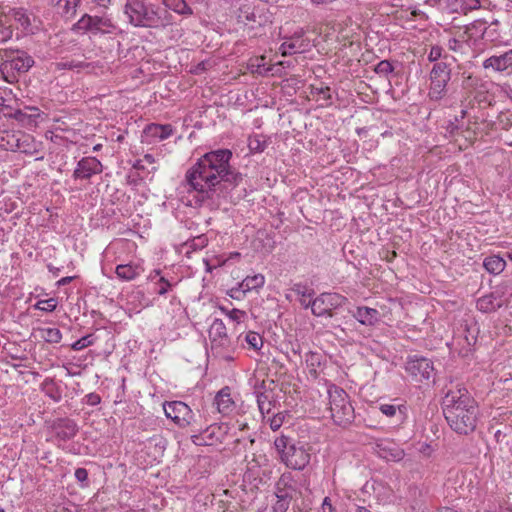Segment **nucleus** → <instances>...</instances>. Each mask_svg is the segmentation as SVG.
Returning <instances> with one entry per match:
<instances>
[{
    "label": "nucleus",
    "instance_id": "1",
    "mask_svg": "<svg viewBox=\"0 0 512 512\" xmlns=\"http://www.w3.org/2000/svg\"><path fill=\"white\" fill-rule=\"evenodd\" d=\"M232 156L229 149L205 153L186 171L184 187L201 202L224 197L243 181V174L230 165Z\"/></svg>",
    "mask_w": 512,
    "mask_h": 512
},
{
    "label": "nucleus",
    "instance_id": "2",
    "mask_svg": "<svg viewBox=\"0 0 512 512\" xmlns=\"http://www.w3.org/2000/svg\"><path fill=\"white\" fill-rule=\"evenodd\" d=\"M442 410L449 427L456 433L468 435L476 429L478 405L465 386L457 384L446 392Z\"/></svg>",
    "mask_w": 512,
    "mask_h": 512
},
{
    "label": "nucleus",
    "instance_id": "3",
    "mask_svg": "<svg viewBox=\"0 0 512 512\" xmlns=\"http://www.w3.org/2000/svg\"><path fill=\"white\" fill-rule=\"evenodd\" d=\"M125 13L136 27L160 29L172 25L174 21L173 15L166 8L141 0H128Z\"/></svg>",
    "mask_w": 512,
    "mask_h": 512
},
{
    "label": "nucleus",
    "instance_id": "4",
    "mask_svg": "<svg viewBox=\"0 0 512 512\" xmlns=\"http://www.w3.org/2000/svg\"><path fill=\"white\" fill-rule=\"evenodd\" d=\"M0 72L7 83H15L35 64L33 57L22 49H0Z\"/></svg>",
    "mask_w": 512,
    "mask_h": 512
},
{
    "label": "nucleus",
    "instance_id": "5",
    "mask_svg": "<svg viewBox=\"0 0 512 512\" xmlns=\"http://www.w3.org/2000/svg\"><path fill=\"white\" fill-rule=\"evenodd\" d=\"M274 445L281 461L288 468L303 470L309 464L311 456L305 443L281 434L275 439Z\"/></svg>",
    "mask_w": 512,
    "mask_h": 512
},
{
    "label": "nucleus",
    "instance_id": "6",
    "mask_svg": "<svg viewBox=\"0 0 512 512\" xmlns=\"http://www.w3.org/2000/svg\"><path fill=\"white\" fill-rule=\"evenodd\" d=\"M329 409L331 418L338 426L347 427L355 418L354 407L347 392L332 384L328 387Z\"/></svg>",
    "mask_w": 512,
    "mask_h": 512
},
{
    "label": "nucleus",
    "instance_id": "7",
    "mask_svg": "<svg viewBox=\"0 0 512 512\" xmlns=\"http://www.w3.org/2000/svg\"><path fill=\"white\" fill-rule=\"evenodd\" d=\"M451 75V63L448 61L433 64L429 73L428 98L430 101L439 103L447 96Z\"/></svg>",
    "mask_w": 512,
    "mask_h": 512
},
{
    "label": "nucleus",
    "instance_id": "8",
    "mask_svg": "<svg viewBox=\"0 0 512 512\" xmlns=\"http://www.w3.org/2000/svg\"><path fill=\"white\" fill-rule=\"evenodd\" d=\"M405 371L413 382L429 385L435 381L433 362L424 356H408L405 362Z\"/></svg>",
    "mask_w": 512,
    "mask_h": 512
},
{
    "label": "nucleus",
    "instance_id": "9",
    "mask_svg": "<svg viewBox=\"0 0 512 512\" xmlns=\"http://www.w3.org/2000/svg\"><path fill=\"white\" fill-rule=\"evenodd\" d=\"M229 427L226 423H214L206 428H202L201 425L196 424L192 429L195 433L191 436L192 442L195 445H213L217 442H222L227 435Z\"/></svg>",
    "mask_w": 512,
    "mask_h": 512
},
{
    "label": "nucleus",
    "instance_id": "10",
    "mask_svg": "<svg viewBox=\"0 0 512 512\" xmlns=\"http://www.w3.org/2000/svg\"><path fill=\"white\" fill-rule=\"evenodd\" d=\"M347 298L338 293H321L319 296L305 303L301 300V305L304 308H311L314 316L322 317L328 313V310L337 309L345 304Z\"/></svg>",
    "mask_w": 512,
    "mask_h": 512
},
{
    "label": "nucleus",
    "instance_id": "11",
    "mask_svg": "<svg viewBox=\"0 0 512 512\" xmlns=\"http://www.w3.org/2000/svg\"><path fill=\"white\" fill-rule=\"evenodd\" d=\"M163 409L167 418H170L180 428L192 426L197 424L195 415L191 408L182 401L166 402Z\"/></svg>",
    "mask_w": 512,
    "mask_h": 512
},
{
    "label": "nucleus",
    "instance_id": "12",
    "mask_svg": "<svg viewBox=\"0 0 512 512\" xmlns=\"http://www.w3.org/2000/svg\"><path fill=\"white\" fill-rule=\"evenodd\" d=\"M498 27V20L492 21L489 25H487L485 20H475L473 23L465 27L462 38L469 40L474 36V34H479L484 40L494 43L500 39Z\"/></svg>",
    "mask_w": 512,
    "mask_h": 512
},
{
    "label": "nucleus",
    "instance_id": "13",
    "mask_svg": "<svg viewBox=\"0 0 512 512\" xmlns=\"http://www.w3.org/2000/svg\"><path fill=\"white\" fill-rule=\"evenodd\" d=\"M75 26L78 30L90 31L93 34H111L116 30V25L111 19L88 14L83 15Z\"/></svg>",
    "mask_w": 512,
    "mask_h": 512
},
{
    "label": "nucleus",
    "instance_id": "14",
    "mask_svg": "<svg viewBox=\"0 0 512 512\" xmlns=\"http://www.w3.org/2000/svg\"><path fill=\"white\" fill-rule=\"evenodd\" d=\"M10 15L17 24V28H20L25 35H34L41 30V20L24 8H13Z\"/></svg>",
    "mask_w": 512,
    "mask_h": 512
},
{
    "label": "nucleus",
    "instance_id": "15",
    "mask_svg": "<svg viewBox=\"0 0 512 512\" xmlns=\"http://www.w3.org/2000/svg\"><path fill=\"white\" fill-rule=\"evenodd\" d=\"M103 165L96 157H83L73 172L74 179L89 180L93 175L102 173Z\"/></svg>",
    "mask_w": 512,
    "mask_h": 512
},
{
    "label": "nucleus",
    "instance_id": "16",
    "mask_svg": "<svg viewBox=\"0 0 512 512\" xmlns=\"http://www.w3.org/2000/svg\"><path fill=\"white\" fill-rule=\"evenodd\" d=\"M237 21L250 28L261 26L264 22L263 15L260 14V10L256 8L252 3H242L236 11Z\"/></svg>",
    "mask_w": 512,
    "mask_h": 512
},
{
    "label": "nucleus",
    "instance_id": "17",
    "mask_svg": "<svg viewBox=\"0 0 512 512\" xmlns=\"http://www.w3.org/2000/svg\"><path fill=\"white\" fill-rule=\"evenodd\" d=\"M485 70H492L497 73H512V49L500 55H492L485 59L482 64Z\"/></svg>",
    "mask_w": 512,
    "mask_h": 512
},
{
    "label": "nucleus",
    "instance_id": "18",
    "mask_svg": "<svg viewBox=\"0 0 512 512\" xmlns=\"http://www.w3.org/2000/svg\"><path fill=\"white\" fill-rule=\"evenodd\" d=\"M376 454L386 461L399 462L404 456V450L394 441L380 440L375 445Z\"/></svg>",
    "mask_w": 512,
    "mask_h": 512
},
{
    "label": "nucleus",
    "instance_id": "19",
    "mask_svg": "<svg viewBox=\"0 0 512 512\" xmlns=\"http://www.w3.org/2000/svg\"><path fill=\"white\" fill-rule=\"evenodd\" d=\"M209 338L211 340L212 350L226 349L230 346V339L227 335V329L221 319H214L209 329Z\"/></svg>",
    "mask_w": 512,
    "mask_h": 512
},
{
    "label": "nucleus",
    "instance_id": "20",
    "mask_svg": "<svg viewBox=\"0 0 512 512\" xmlns=\"http://www.w3.org/2000/svg\"><path fill=\"white\" fill-rule=\"evenodd\" d=\"M52 428L56 438L64 442L73 439L79 431L76 421L68 417L55 419Z\"/></svg>",
    "mask_w": 512,
    "mask_h": 512
},
{
    "label": "nucleus",
    "instance_id": "21",
    "mask_svg": "<svg viewBox=\"0 0 512 512\" xmlns=\"http://www.w3.org/2000/svg\"><path fill=\"white\" fill-rule=\"evenodd\" d=\"M310 46V41L304 37L303 31L295 32L292 37L285 40L280 50L283 55H293L305 52Z\"/></svg>",
    "mask_w": 512,
    "mask_h": 512
},
{
    "label": "nucleus",
    "instance_id": "22",
    "mask_svg": "<svg viewBox=\"0 0 512 512\" xmlns=\"http://www.w3.org/2000/svg\"><path fill=\"white\" fill-rule=\"evenodd\" d=\"M447 4L454 12L467 15L474 10L488 9L492 3L490 0H447Z\"/></svg>",
    "mask_w": 512,
    "mask_h": 512
},
{
    "label": "nucleus",
    "instance_id": "23",
    "mask_svg": "<svg viewBox=\"0 0 512 512\" xmlns=\"http://www.w3.org/2000/svg\"><path fill=\"white\" fill-rule=\"evenodd\" d=\"M504 305L502 296L499 292L494 291L480 297L477 300L476 307L480 312L492 313L500 309Z\"/></svg>",
    "mask_w": 512,
    "mask_h": 512
},
{
    "label": "nucleus",
    "instance_id": "24",
    "mask_svg": "<svg viewBox=\"0 0 512 512\" xmlns=\"http://www.w3.org/2000/svg\"><path fill=\"white\" fill-rule=\"evenodd\" d=\"M352 316L362 325L375 326L380 322V313L377 309L367 306H358L351 312Z\"/></svg>",
    "mask_w": 512,
    "mask_h": 512
},
{
    "label": "nucleus",
    "instance_id": "25",
    "mask_svg": "<svg viewBox=\"0 0 512 512\" xmlns=\"http://www.w3.org/2000/svg\"><path fill=\"white\" fill-rule=\"evenodd\" d=\"M214 404L219 413L228 415L235 408V403L231 397V390L228 386L223 387L215 396Z\"/></svg>",
    "mask_w": 512,
    "mask_h": 512
},
{
    "label": "nucleus",
    "instance_id": "26",
    "mask_svg": "<svg viewBox=\"0 0 512 512\" xmlns=\"http://www.w3.org/2000/svg\"><path fill=\"white\" fill-rule=\"evenodd\" d=\"M39 109L36 107H26V110L17 109L10 117L19 122L22 126L31 127L36 125L39 117Z\"/></svg>",
    "mask_w": 512,
    "mask_h": 512
},
{
    "label": "nucleus",
    "instance_id": "27",
    "mask_svg": "<svg viewBox=\"0 0 512 512\" xmlns=\"http://www.w3.org/2000/svg\"><path fill=\"white\" fill-rule=\"evenodd\" d=\"M146 137L154 141H161L169 138L173 134V127L170 124L151 123L144 129Z\"/></svg>",
    "mask_w": 512,
    "mask_h": 512
},
{
    "label": "nucleus",
    "instance_id": "28",
    "mask_svg": "<svg viewBox=\"0 0 512 512\" xmlns=\"http://www.w3.org/2000/svg\"><path fill=\"white\" fill-rule=\"evenodd\" d=\"M142 268L133 263L119 264L115 268L117 277L123 281H132L140 276Z\"/></svg>",
    "mask_w": 512,
    "mask_h": 512
},
{
    "label": "nucleus",
    "instance_id": "29",
    "mask_svg": "<svg viewBox=\"0 0 512 512\" xmlns=\"http://www.w3.org/2000/svg\"><path fill=\"white\" fill-rule=\"evenodd\" d=\"M296 495V489L288 483L285 477H281L275 486V497L278 499H286L291 502Z\"/></svg>",
    "mask_w": 512,
    "mask_h": 512
},
{
    "label": "nucleus",
    "instance_id": "30",
    "mask_svg": "<svg viewBox=\"0 0 512 512\" xmlns=\"http://www.w3.org/2000/svg\"><path fill=\"white\" fill-rule=\"evenodd\" d=\"M151 281H154V293L159 296L166 295L174 287V283L170 282L163 276H160V270H154L150 275Z\"/></svg>",
    "mask_w": 512,
    "mask_h": 512
},
{
    "label": "nucleus",
    "instance_id": "31",
    "mask_svg": "<svg viewBox=\"0 0 512 512\" xmlns=\"http://www.w3.org/2000/svg\"><path fill=\"white\" fill-rule=\"evenodd\" d=\"M483 267L490 274L498 275L505 269L506 261L498 255H490L484 259Z\"/></svg>",
    "mask_w": 512,
    "mask_h": 512
},
{
    "label": "nucleus",
    "instance_id": "32",
    "mask_svg": "<svg viewBox=\"0 0 512 512\" xmlns=\"http://www.w3.org/2000/svg\"><path fill=\"white\" fill-rule=\"evenodd\" d=\"M42 392L52 399L54 402H59L62 399V390L60 386L51 378H46L41 384Z\"/></svg>",
    "mask_w": 512,
    "mask_h": 512
},
{
    "label": "nucleus",
    "instance_id": "33",
    "mask_svg": "<svg viewBox=\"0 0 512 512\" xmlns=\"http://www.w3.org/2000/svg\"><path fill=\"white\" fill-rule=\"evenodd\" d=\"M265 60V56L257 57L254 60H252L250 64L252 72L262 76H266L269 74L274 75V66L267 65Z\"/></svg>",
    "mask_w": 512,
    "mask_h": 512
},
{
    "label": "nucleus",
    "instance_id": "34",
    "mask_svg": "<svg viewBox=\"0 0 512 512\" xmlns=\"http://www.w3.org/2000/svg\"><path fill=\"white\" fill-rule=\"evenodd\" d=\"M164 4V8L168 11L173 10L174 12L181 15H191L193 13L192 9L188 6L185 0H162Z\"/></svg>",
    "mask_w": 512,
    "mask_h": 512
},
{
    "label": "nucleus",
    "instance_id": "35",
    "mask_svg": "<svg viewBox=\"0 0 512 512\" xmlns=\"http://www.w3.org/2000/svg\"><path fill=\"white\" fill-rule=\"evenodd\" d=\"M265 283V277L262 274L247 276L240 284L243 292L261 288Z\"/></svg>",
    "mask_w": 512,
    "mask_h": 512
},
{
    "label": "nucleus",
    "instance_id": "36",
    "mask_svg": "<svg viewBox=\"0 0 512 512\" xmlns=\"http://www.w3.org/2000/svg\"><path fill=\"white\" fill-rule=\"evenodd\" d=\"M450 56L444 52V49L440 45H432L427 55V59L430 63L436 64L441 61H448ZM452 60H455L454 57H451Z\"/></svg>",
    "mask_w": 512,
    "mask_h": 512
},
{
    "label": "nucleus",
    "instance_id": "37",
    "mask_svg": "<svg viewBox=\"0 0 512 512\" xmlns=\"http://www.w3.org/2000/svg\"><path fill=\"white\" fill-rule=\"evenodd\" d=\"M257 405L262 415L269 414L272 410L273 401L266 392L255 391Z\"/></svg>",
    "mask_w": 512,
    "mask_h": 512
},
{
    "label": "nucleus",
    "instance_id": "38",
    "mask_svg": "<svg viewBox=\"0 0 512 512\" xmlns=\"http://www.w3.org/2000/svg\"><path fill=\"white\" fill-rule=\"evenodd\" d=\"M40 332L41 337L48 343L57 344L62 339V333L58 328H44Z\"/></svg>",
    "mask_w": 512,
    "mask_h": 512
},
{
    "label": "nucleus",
    "instance_id": "39",
    "mask_svg": "<svg viewBox=\"0 0 512 512\" xmlns=\"http://www.w3.org/2000/svg\"><path fill=\"white\" fill-rule=\"evenodd\" d=\"M267 146L266 141L260 135L251 136L248 139V148L252 153H261Z\"/></svg>",
    "mask_w": 512,
    "mask_h": 512
},
{
    "label": "nucleus",
    "instance_id": "40",
    "mask_svg": "<svg viewBox=\"0 0 512 512\" xmlns=\"http://www.w3.org/2000/svg\"><path fill=\"white\" fill-rule=\"evenodd\" d=\"M390 419L391 423L395 427L402 426L408 419V407L405 404L401 405L394 416H392Z\"/></svg>",
    "mask_w": 512,
    "mask_h": 512
},
{
    "label": "nucleus",
    "instance_id": "41",
    "mask_svg": "<svg viewBox=\"0 0 512 512\" xmlns=\"http://www.w3.org/2000/svg\"><path fill=\"white\" fill-rule=\"evenodd\" d=\"M246 343L254 350H260L263 346V339L260 334L249 331L245 336Z\"/></svg>",
    "mask_w": 512,
    "mask_h": 512
},
{
    "label": "nucleus",
    "instance_id": "42",
    "mask_svg": "<svg viewBox=\"0 0 512 512\" xmlns=\"http://www.w3.org/2000/svg\"><path fill=\"white\" fill-rule=\"evenodd\" d=\"M94 342H95L94 335L93 334H88V335L78 339L77 341H75L71 345V348L74 351H80V350H83L86 347L92 346L94 344Z\"/></svg>",
    "mask_w": 512,
    "mask_h": 512
},
{
    "label": "nucleus",
    "instance_id": "43",
    "mask_svg": "<svg viewBox=\"0 0 512 512\" xmlns=\"http://www.w3.org/2000/svg\"><path fill=\"white\" fill-rule=\"evenodd\" d=\"M292 290L301 296V300H303L305 303L306 302V298H309V299H312L313 296L315 295V291L311 288H307L305 285H302V284H295L294 287L292 288Z\"/></svg>",
    "mask_w": 512,
    "mask_h": 512
},
{
    "label": "nucleus",
    "instance_id": "44",
    "mask_svg": "<svg viewBox=\"0 0 512 512\" xmlns=\"http://www.w3.org/2000/svg\"><path fill=\"white\" fill-rule=\"evenodd\" d=\"M374 71L380 76L387 77L394 71V67L389 60H382L375 66Z\"/></svg>",
    "mask_w": 512,
    "mask_h": 512
},
{
    "label": "nucleus",
    "instance_id": "45",
    "mask_svg": "<svg viewBox=\"0 0 512 512\" xmlns=\"http://www.w3.org/2000/svg\"><path fill=\"white\" fill-rule=\"evenodd\" d=\"M285 417H286V412H278L276 414H273V416L268 419L270 428L273 431H277L278 429H280V427L284 423Z\"/></svg>",
    "mask_w": 512,
    "mask_h": 512
},
{
    "label": "nucleus",
    "instance_id": "46",
    "mask_svg": "<svg viewBox=\"0 0 512 512\" xmlns=\"http://www.w3.org/2000/svg\"><path fill=\"white\" fill-rule=\"evenodd\" d=\"M401 405L402 404L399 403H383L379 405V410L382 414L390 419L392 416H394Z\"/></svg>",
    "mask_w": 512,
    "mask_h": 512
},
{
    "label": "nucleus",
    "instance_id": "47",
    "mask_svg": "<svg viewBox=\"0 0 512 512\" xmlns=\"http://www.w3.org/2000/svg\"><path fill=\"white\" fill-rule=\"evenodd\" d=\"M13 36V29L10 25L4 23L3 20L0 19V43H6Z\"/></svg>",
    "mask_w": 512,
    "mask_h": 512
},
{
    "label": "nucleus",
    "instance_id": "48",
    "mask_svg": "<svg viewBox=\"0 0 512 512\" xmlns=\"http://www.w3.org/2000/svg\"><path fill=\"white\" fill-rule=\"evenodd\" d=\"M57 307V301L54 298H49L46 300H40L36 304V308L45 312H52Z\"/></svg>",
    "mask_w": 512,
    "mask_h": 512
},
{
    "label": "nucleus",
    "instance_id": "49",
    "mask_svg": "<svg viewBox=\"0 0 512 512\" xmlns=\"http://www.w3.org/2000/svg\"><path fill=\"white\" fill-rule=\"evenodd\" d=\"M74 475L81 487H88V471L85 468H77Z\"/></svg>",
    "mask_w": 512,
    "mask_h": 512
},
{
    "label": "nucleus",
    "instance_id": "50",
    "mask_svg": "<svg viewBox=\"0 0 512 512\" xmlns=\"http://www.w3.org/2000/svg\"><path fill=\"white\" fill-rule=\"evenodd\" d=\"M221 310L223 312L226 313V315L233 321L239 323L242 318H244L246 316V312L245 311H242V310H239V309H232V310H226L225 308H221Z\"/></svg>",
    "mask_w": 512,
    "mask_h": 512
},
{
    "label": "nucleus",
    "instance_id": "51",
    "mask_svg": "<svg viewBox=\"0 0 512 512\" xmlns=\"http://www.w3.org/2000/svg\"><path fill=\"white\" fill-rule=\"evenodd\" d=\"M315 91L325 101V105H330L332 103V95H331L330 87L324 86V87H320V88H315Z\"/></svg>",
    "mask_w": 512,
    "mask_h": 512
},
{
    "label": "nucleus",
    "instance_id": "52",
    "mask_svg": "<svg viewBox=\"0 0 512 512\" xmlns=\"http://www.w3.org/2000/svg\"><path fill=\"white\" fill-rule=\"evenodd\" d=\"M64 2L63 8L66 14L73 15L80 0H59L58 3Z\"/></svg>",
    "mask_w": 512,
    "mask_h": 512
},
{
    "label": "nucleus",
    "instance_id": "53",
    "mask_svg": "<svg viewBox=\"0 0 512 512\" xmlns=\"http://www.w3.org/2000/svg\"><path fill=\"white\" fill-rule=\"evenodd\" d=\"M290 504H291V502L286 501V499L276 498L275 503L272 505V511L273 512H287Z\"/></svg>",
    "mask_w": 512,
    "mask_h": 512
},
{
    "label": "nucleus",
    "instance_id": "54",
    "mask_svg": "<svg viewBox=\"0 0 512 512\" xmlns=\"http://www.w3.org/2000/svg\"><path fill=\"white\" fill-rule=\"evenodd\" d=\"M83 400L89 406H96V405L100 404L101 397L99 394L92 392V393L85 395Z\"/></svg>",
    "mask_w": 512,
    "mask_h": 512
},
{
    "label": "nucleus",
    "instance_id": "55",
    "mask_svg": "<svg viewBox=\"0 0 512 512\" xmlns=\"http://www.w3.org/2000/svg\"><path fill=\"white\" fill-rule=\"evenodd\" d=\"M448 48L449 50L454 52L461 51L463 48V41L456 38H451L448 41Z\"/></svg>",
    "mask_w": 512,
    "mask_h": 512
},
{
    "label": "nucleus",
    "instance_id": "56",
    "mask_svg": "<svg viewBox=\"0 0 512 512\" xmlns=\"http://www.w3.org/2000/svg\"><path fill=\"white\" fill-rule=\"evenodd\" d=\"M461 122H462V121L459 119V117H458V116H455L454 120L449 121V124H448V126H447V129H448L451 133H453V132H455V131H458V130H460V129L462 128V126H463V125L461 124Z\"/></svg>",
    "mask_w": 512,
    "mask_h": 512
},
{
    "label": "nucleus",
    "instance_id": "57",
    "mask_svg": "<svg viewBox=\"0 0 512 512\" xmlns=\"http://www.w3.org/2000/svg\"><path fill=\"white\" fill-rule=\"evenodd\" d=\"M334 508L331 504V500L329 497H325L323 502H322V505H321V508L319 509V512H334Z\"/></svg>",
    "mask_w": 512,
    "mask_h": 512
},
{
    "label": "nucleus",
    "instance_id": "58",
    "mask_svg": "<svg viewBox=\"0 0 512 512\" xmlns=\"http://www.w3.org/2000/svg\"><path fill=\"white\" fill-rule=\"evenodd\" d=\"M477 83V80L475 78H473L471 75H468L463 83H462V87L463 89H468L469 87H473L474 85H476Z\"/></svg>",
    "mask_w": 512,
    "mask_h": 512
},
{
    "label": "nucleus",
    "instance_id": "59",
    "mask_svg": "<svg viewBox=\"0 0 512 512\" xmlns=\"http://www.w3.org/2000/svg\"><path fill=\"white\" fill-rule=\"evenodd\" d=\"M467 98L461 100V106L465 107L460 111L459 119L462 121L467 116V107L472 106V101H469L468 104H465Z\"/></svg>",
    "mask_w": 512,
    "mask_h": 512
},
{
    "label": "nucleus",
    "instance_id": "60",
    "mask_svg": "<svg viewBox=\"0 0 512 512\" xmlns=\"http://www.w3.org/2000/svg\"><path fill=\"white\" fill-rule=\"evenodd\" d=\"M206 66H207V63H206V62H204V61H202V62L198 63V64L195 66V68H194V70H193V73H194V74H201V73H203V72H204V71H206V69H207V67H206Z\"/></svg>",
    "mask_w": 512,
    "mask_h": 512
},
{
    "label": "nucleus",
    "instance_id": "61",
    "mask_svg": "<svg viewBox=\"0 0 512 512\" xmlns=\"http://www.w3.org/2000/svg\"><path fill=\"white\" fill-rule=\"evenodd\" d=\"M73 279H74V277H72V276L63 277L57 282V284H58V286H64V285L69 284Z\"/></svg>",
    "mask_w": 512,
    "mask_h": 512
},
{
    "label": "nucleus",
    "instance_id": "62",
    "mask_svg": "<svg viewBox=\"0 0 512 512\" xmlns=\"http://www.w3.org/2000/svg\"><path fill=\"white\" fill-rule=\"evenodd\" d=\"M92 1L101 7H107V5L110 3L111 0H92Z\"/></svg>",
    "mask_w": 512,
    "mask_h": 512
},
{
    "label": "nucleus",
    "instance_id": "63",
    "mask_svg": "<svg viewBox=\"0 0 512 512\" xmlns=\"http://www.w3.org/2000/svg\"><path fill=\"white\" fill-rule=\"evenodd\" d=\"M437 512H457V511L452 508H449V507H444V508H441L440 510H438Z\"/></svg>",
    "mask_w": 512,
    "mask_h": 512
},
{
    "label": "nucleus",
    "instance_id": "64",
    "mask_svg": "<svg viewBox=\"0 0 512 512\" xmlns=\"http://www.w3.org/2000/svg\"><path fill=\"white\" fill-rule=\"evenodd\" d=\"M325 316L333 317V310H328V313H326Z\"/></svg>",
    "mask_w": 512,
    "mask_h": 512
}]
</instances>
